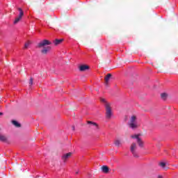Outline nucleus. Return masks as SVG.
Masks as SVG:
<instances>
[{"mask_svg": "<svg viewBox=\"0 0 178 178\" xmlns=\"http://www.w3.org/2000/svg\"><path fill=\"white\" fill-rule=\"evenodd\" d=\"M23 17V15H19L18 17H17L14 21V24H17V23L19 22H20V20H22V18Z\"/></svg>", "mask_w": 178, "mask_h": 178, "instance_id": "12", "label": "nucleus"}, {"mask_svg": "<svg viewBox=\"0 0 178 178\" xmlns=\"http://www.w3.org/2000/svg\"><path fill=\"white\" fill-rule=\"evenodd\" d=\"M72 154H73V153H72V152H69V153L64 154L62 156V160L63 161V162H66V161H67V159H69V158H70V156H72Z\"/></svg>", "mask_w": 178, "mask_h": 178, "instance_id": "7", "label": "nucleus"}, {"mask_svg": "<svg viewBox=\"0 0 178 178\" xmlns=\"http://www.w3.org/2000/svg\"><path fill=\"white\" fill-rule=\"evenodd\" d=\"M31 44V42H30V41H28L26 43H25L24 44V49H27V48H29V47H30V44Z\"/></svg>", "mask_w": 178, "mask_h": 178, "instance_id": "16", "label": "nucleus"}, {"mask_svg": "<svg viewBox=\"0 0 178 178\" xmlns=\"http://www.w3.org/2000/svg\"><path fill=\"white\" fill-rule=\"evenodd\" d=\"M79 173V172H76V174L77 175Z\"/></svg>", "mask_w": 178, "mask_h": 178, "instance_id": "25", "label": "nucleus"}, {"mask_svg": "<svg viewBox=\"0 0 178 178\" xmlns=\"http://www.w3.org/2000/svg\"><path fill=\"white\" fill-rule=\"evenodd\" d=\"M128 126L130 127V129H132V130H135V129L138 127V123H137V117L136 115L131 116Z\"/></svg>", "mask_w": 178, "mask_h": 178, "instance_id": "2", "label": "nucleus"}, {"mask_svg": "<svg viewBox=\"0 0 178 178\" xmlns=\"http://www.w3.org/2000/svg\"><path fill=\"white\" fill-rule=\"evenodd\" d=\"M18 10L19 11V15L24 16V13L23 12V10L21 8H19Z\"/></svg>", "mask_w": 178, "mask_h": 178, "instance_id": "17", "label": "nucleus"}, {"mask_svg": "<svg viewBox=\"0 0 178 178\" xmlns=\"http://www.w3.org/2000/svg\"><path fill=\"white\" fill-rule=\"evenodd\" d=\"M161 97L165 101L168 98V95L166 93H161Z\"/></svg>", "mask_w": 178, "mask_h": 178, "instance_id": "15", "label": "nucleus"}, {"mask_svg": "<svg viewBox=\"0 0 178 178\" xmlns=\"http://www.w3.org/2000/svg\"><path fill=\"white\" fill-rule=\"evenodd\" d=\"M13 124H14V126H15V127H21V124L17 122V121L16 120H13L12 121Z\"/></svg>", "mask_w": 178, "mask_h": 178, "instance_id": "14", "label": "nucleus"}, {"mask_svg": "<svg viewBox=\"0 0 178 178\" xmlns=\"http://www.w3.org/2000/svg\"><path fill=\"white\" fill-rule=\"evenodd\" d=\"M158 178H163V177H162L161 175H159Z\"/></svg>", "mask_w": 178, "mask_h": 178, "instance_id": "23", "label": "nucleus"}, {"mask_svg": "<svg viewBox=\"0 0 178 178\" xmlns=\"http://www.w3.org/2000/svg\"><path fill=\"white\" fill-rule=\"evenodd\" d=\"M114 144L115 147H120L122 142L120 141V140L116 139L115 140H114Z\"/></svg>", "mask_w": 178, "mask_h": 178, "instance_id": "13", "label": "nucleus"}, {"mask_svg": "<svg viewBox=\"0 0 178 178\" xmlns=\"http://www.w3.org/2000/svg\"><path fill=\"white\" fill-rule=\"evenodd\" d=\"M111 79H112V74H108L104 78L106 86L109 84V80Z\"/></svg>", "mask_w": 178, "mask_h": 178, "instance_id": "8", "label": "nucleus"}, {"mask_svg": "<svg viewBox=\"0 0 178 178\" xmlns=\"http://www.w3.org/2000/svg\"><path fill=\"white\" fill-rule=\"evenodd\" d=\"M2 115H3V113L0 112V116H2Z\"/></svg>", "mask_w": 178, "mask_h": 178, "instance_id": "24", "label": "nucleus"}, {"mask_svg": "<svg viewBox=\"0 0 178 178\" xmlns=\"http://www.w3.org/2000/svg\"><path fill=\"white\" fill-rule=\"evenodd\" d=\"M34 80L33 79V78H31L30 79V81H29V86H33V81Z\"/></svg>", "mask_w": 178, "mask_h": 178, "instance_id": "19", "label": "nucleus"}, {"mask_svg": "<svg viewBox=\"0 0 178 178\" xmlns=\"http://www.w3.org/2000/svg\"><path fill=\"white\" fill-rule=\"evenodd\" d=\"M131 138L136 139V143H138V145H139V147H140L141 148L144 147V142L143 141L142 139H140V134L132 135L131 136Z\"/></svg>", "mask_w": 178, "mask_h": 178, "instance_id": "4", "label": "nucleus"}, {"mask_svg": "<svg viewBox=\"0 0 178 178\" xmlns=\"http://www.w3.org/2000/svg\"><path fill=\"white\" fill-rule=\"evenodd\" d=\"M106 119H111L112 118V107L108 103H106Z\"/></svg>", "mask_w": 178, "mask_h": 178, "instance_id": "3", "label": "nucleus"}, {"mask_svg": "<svg viewBox=\"0 0 178 178\" xmlns=\"http://www.w3.org/2000/svg\"><path fill=\"white\" fill-rule=\"evenodd\" d=\"M136 149H137V144L133 143L131 145L130 151L132 155L134 156V158H138V154H137V152H136Z\"/></svg>", "mask_w": 178, "mask_h": 178, "instance_id": "5", "label": "nucleus"}, {"mask_svg": "<svg viewBox=\"0 0 178 178\" xmlns=\"http://www.w3.org/2000/svg\"><path fill=\"white\" fill-rule=\"evenodd\" d=\"M73 130H74V127H73Z\"/></svg>", "mask_w": 178, "mask_h": 178, "instance_id": "26", "label": "nucleus"}, {"mask_svg": "<svg viewBox=\"0 0 178 178\" xmlns=\"http://www.w3.org/2000/svg\"><path fill=\"white\" fill-rule=\"evenodd\" d=\"M87 123L88 124H92L94 122H92V121H88Z\"/></svg>", "mask_w": 178, "mask_h": 178, "instance_id": "21", "label": "nucleus"}, {"mask_svg": "<svg viewBox=\"0 0 178 178\" xmlns=\"http://www.w3.org/2000/svg\"><path fill=\"white\" fill-rule=\"evenodd\" d=\"M159 165L161 166V168H165V166H166V163L163 162L160 163Z\"/></svg>", "mask_w": 178, "mask_h": 178, "instance_id": "18", "label": "nucleus"}, {"mask_svg": "<svg viewBox=\"0 0 178 178\" xmlns=\"http://www.w3.org/2000/svg\"><path fill=\"white\" fill-rule=\"evenodd\" d=\"M52 42L48 40H41L39 43H38L36 48H38L39 49H41V54L42 55H47L50 51H51V47L47 45H51Z\"/></svg>", "mask_w": 178, "mask_h": 178, "instance_id": "1", "label": "nucleus"}, {"mask_svg": "<svg viewBox=\"0 0 178 178\" xmlns=\"http://www.w3.org/2000/svg\"><path fill=\"white\" fill-rule=\"evenodd\" d=\"M102 170L104 173H108L109 172V168L106 165H103L102 167Z\"/></svg>", "mask_w": 178, "mask_h": 178, "instance_id": "11", "label": "nucleus"}, {"mask_svg": "<svg viewBox=\"0 0 178 178\" xmlns=\"http://www.w3.org/2000/svg\"><path fill=\"white\" fill-rule=\"evenodd\" d=\"M101 102H106V101L105 100V99H101Z\"/></svg>", "mask_w": 178, "mask_h": 178, "instance_id": "22", "label": "nucleus"}, {"mask_svg": "<svg viewBox=\"0 0 178 178\" xmlns=\"http://www.w3.org/2000/svg\"><path fill=\"white\" fill-rule=\"evenodd\" d=\"M0 141H1L2 143H9L8 136H6L2 134H0Z\"/></svg>", "mask_w": 178, "mask_h": 178, "instance_id": "6", "label": "nucleus"}, {"mask_svg": "<svg viewBox=\"0 0 178 178\" xmlns=\"http://www.w3.org/2000/svg\"><path fill=\"white\" fill-rule=\"evenodd\" d=\"M92 125L95 126V127L98 129V124H97V122H92Z\"/></svg>", "mask_w": 178, "mask_h": 178, "instance_id": "20", "label": "nucleus"}, {"mask_svg": "<svg viewBox=\"0 0 178 178\" xmlns=\"http://www.w3.org/2000/svg\"><path fill=\"white\" fill-rule=\"evenodd\" d=\"M88 69H90V67L88 65H83L79 67L80 72H86V70H88Z\"/></svg>", "mask_w": 178, "mask_h": 178, "instance_id": "9", "label": "nucleus"}, {"mask_svg": "<svg viewBox=\"0 0 178 178\" xmlns=\"http://www.w3.org/2000/svg\"><path fill=\"white\" fill-rule=\"evenodd\" d=\"M62 42H63V39H56L54 41L55 45H59V44H62Z\"/></svg>", "mask_w": 178, "mask_h": 178, "instance_id": "10", "label": "nucleus"}]
</instances>
